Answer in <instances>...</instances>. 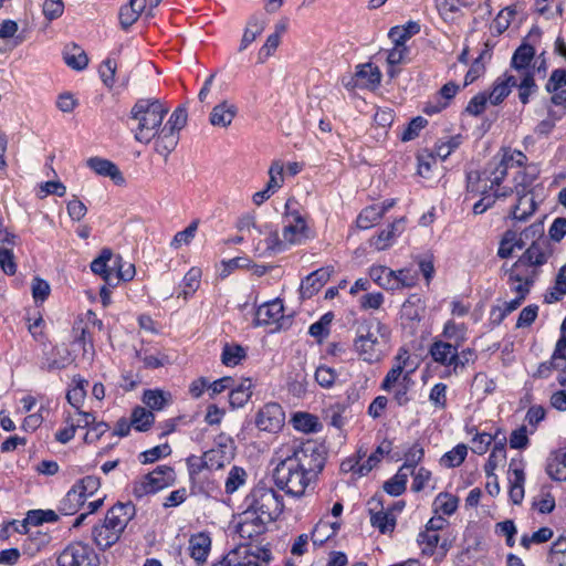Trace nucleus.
<instances>
[{
  "instance_id": "obj_54",
  "label": "nucleus",
  "mask_w": 566,
  "mask_h": 566,
  "mask_svg": "<svg viewBox=\"0 0 566 566\" xmlns=\"http://www.w3.org/2000/svg\"><path fill=\"white\" fill-rule=\"evenodd\" d=\"M517 76V85L515 87L518 88V98L523 104H527L530 101V96L536 92L537 85L534 80L533 74L527 75H516Z\"/></svg>"
},
{
  "instance_id": "obj_48",
  "label": "nucleus",
  "mask_w": 566,
  "mask_h": 566,
  "mask_svg": "<svg viewBox=\"0 0 566 566\" xmlns=\"http://www.w3.org/2000/svg\"><path fill=\"white\" fill-rule=\"evenodd\" d=\"M248 474L241 467H232L226 479L224 489L227 494H233L247 481Z\"/></svg>"
},
{
  "instance_id": "obj_13",
  "label": "nucleus",
  "mask_w": 566,
  "mask_h": 566,
  "mask_svg": "<svg viewBox=\"0 0 566 566\" xmlns=\"http://www.w3.org/2000/svg\"><path fill=\"white\" fill-rule=\"evenodd\" d=\"M282 235L286 244H301L308 238V228L304 218L297 212L285 213Z\"/></svg>"
},
{
  "instance_id": "obj_40",
  "label": "nucleus",
  "mask_w": 566,
  "mask_h": 566,
  "mask_svg": "<svg viewBox=\"0 0 566 566\" xmlns=\"http://www.w3.org/2000/svg\"><path fill=\"white\" fill-rule=\"evenodd\" d=\"M391 449V442L390 441H384L376 451L369 455V458L366 460L363 464H357V468L354 465H350V469L354 470L359 475L367 474L378 462H380L381 457L385 453H389Z\"/></svg>"
},
{
  "instance_id": "obj_37",
  "label": "nucleus",
  "mask_w": 566,
  "mask_h": 566,
  "mask_svg": "<svg viewBox=\"0 0 566 566\" xmlns=\"http://www.w3.org/2000/svg\"><path fill=\"white\" fill-rule=\"evenodd\" d=\"M566 295V265H563L556 275L554 285L547 290L544 301L552 304L560 301Z\"/></svg>"
},
{
  "instance_id": "obj_45",
  "label": "nucleus",
  "mask_w": 566,
  "mask_h": 566,
  "mask_svg": "<svg viewBox=\"0 0 566 566\" xmlns=\"http://www.w3.org/2000/svg\"><path fill=\"white\" fill-rule=\"evenodd\" d=\"M114 279L118 281H132L135 276V265L130 262H124L120 255H114L113 259Z\"/></svg>"
},
{
  "instance_id": "obj_57",
  "label": "nucleus",
  "mask_w": 566,
  "mask_h": 566,
  "mask_svg": "<svg viewBox=\"0 0 566 566\" xmlns=\"http://www.w3.org/2000/svg\"><path fill=\"white\" fill-rule=\"evenodd\" d=\"M381 209L377 205L365 208L357 218V226L360 229H369L379 219H381Z\"/></svg>"
},
{
  "instance_id": "obj_24",
  "label": "nucleus",
  "mask_w": 566,
  "mask_h": 566,
  "mask_svg": "<svg viewBox=\"0 0 566 566\" xmlns=\"http://www.w3.org/2000/svg\"><path fill=\"white\" fill-rule=\"evenodd\" d=\"M516 85L517 76L507 72L504 73L502 76L496 78L492 91L488 94L490 103L492 105L501 104Z\"/></svg>"
},
{
  "instance_id": "obj_14",
  "label": "nucleus",
  "mask_w": 566,
  "mask_h": 566,
  "mask_svg": "<svg viewBox=\"0 0 566 566\" xmlns=\"http://www.w3.org/2000/svg\"><path fill=\"white\" fill-rule=\"evenodd\" d=\"M284 422V411L276 402L264 405L256 413L255 424L260 430L268 432L277 431Z\"/></svg>"
},
{
  "instance_id": "obj_49",
  "label": "nucleus",
  "mask_w": 566,
  "mask_h": 566,
  "mask_svg": "<svg viewBox=\"0 0 566 566\" xmlns=\"http://www.w3.org/2000/svg\"><path fill=\"white\" fill-rule=\"evenodd\" d=\"M132 424L138 431H147L155 421V416L150 410L137 407L132 413Z\"/></svg>"
},
{
  "instance_id": "obj_7",
  "label": "nucleus",
  "mask_w": 566,
  "mask_h": 566,
  "mask_svg": "<svg viewBox=\"0 0 566 566\" xmlns=\"http://www.w3.org/2000/svg\"><path fill=\"white\" fill-rule=\"evenodd\" d=\"M175 482V471L171 467L159 465L153 472L146 474L133 486V494L143 497L146 494L156 493Z\"/></svg>"
},
{
  "instance_id": "obj_62",
  "label": "nucleus",
  "mask_w": 566,
  "mask_h": 566,
  "mask_svg": "<svg viewBox=\"0 0 566 566\" xmlns=\"http://www.w3.org/2000/svg\"><path fill=\"white\" fill-rule=\"evenodd\" d=\"M201 270L191 268L184 277V290L181 295L187 298L195 293L200 285Z\"/></svg>"
},
{
  "instance_id": "obj_29",
  "label": "nucleus",
  "mask_w": 566,
  "mask_h": 566,
  "mask_svg": "<svg viewBox=\"0 0 566 566\" xmlns=\"http://www.w3.org/2000/svg\"><path fill=\"white\" fill-rule=\"evenodd\" d=\"M265 29V21L253 14L249 18L239 45V52L245 51Z\"/></svg>"
},
{
  "instance_id": "obj_30",
  "label": "nucleus",
  "mask_w": 566,
  "mask_h": 566,
  "mask_svg": "<svg viewBox=\"0 0 566 566\" xmlns=\"http://www.w3.org/2000/svg\"><path fill=\"white\" fill-rule=\"evenodd\" d=\"M154 149L157 154L164 157L167 160L170 153L176 148L179 142V135L177 133H172L168 130V128L161 127L159 133L154 138Z\"/></svg>"
},
{
  "instance_id": "obj_58",
  "label": "nucleus",
  "mask_w": 566,
  "mask_h": 566,
  "mask_svg": "<svg viewBox=\"0 0 566 566\" xmlns=\"http://www.w3.org/2000/svg\"><path fill=\"white\" fill-rule=\"evenodd\" d=\"M422 302L418 295H411L403 304H402V316L410 321H419L421 316V312L423 311L421 306Z\"/></svg>"
},
{
  "instance_id": "obj_41",
  "label": "nucleus",
  "mask_w": 566,
  "mask_h": 566,
  "mask_svg": "<svg viewBox=\"0 0 566 566\" xmlns=\"http://www.w3.org/2000/svg\"><path fill=\"white\" fill-rule=\"evenodd\" d=\"M459 505V499L447 492L439 493L433 501L434 513H442L444 515H452Z\"/></svg>"
},
{
  "instance_id": "obj_36",
  "label": "nucleus",
  "mask_w": 566,
  "mask_h": 566,
  "mask_svg": "<svg viewBox=\"0 0 566 566\" xmlns=\"http://www.w3.org/2000/svg\"><path fill=\"white\" fill-rule=\"evenodd\" d=\"M252 380L244 379L238 386L233 387L229 395V402L232 408L243 407L252 396Z\"/></svg>"
},
{
  "instance_id": "obj_15",
  "label": "nucleus",
  "mask_w": 566,
  "mask_h": 566,
  "mask_svg": "<svg viewBox=\"0 0 566 566\" xmlns=\"http://www.w3.org/2000/svg\"><path fill=\"white\" fill-rule=\"evenodd\" d=\"M536 275V270L524 269L523 266L516 269V263H514L509 271L507 282L511 285V290L517 294V297L525 300Z\"/></svg>"
},
{
  "instance_id": "obj_39",
  "label": "nucleus",
  "mask_w": 566,
  "mask_h": 566,
  "mask_svg": "<svg viewBox=\"0 0 566 566\" xmlns=\"http://www.w3.org/2000/svg\"><path fill=\"white\" fill-rule=\"evenodd\" d=\"M64 61L67 66L76 71L84 70L88 64V57L85 51L76 44H72L65 49Z\"/></svg>"
},
{
  "instance_id": "obj_31",
  "label": "nucleus",
  "mask_w": 566,
  "mask_h": 566,
  "mask_svg": "<svg viewBox=\"0 0 566 566\" xmlns=\"http://www.w3.org/2000/svg\"><path fill=\"white\" fill-rule=\"evenodd\" d=\"M467 180L469 192L482 196L494 191L495 187L491 179H489V172H485L484 170L482 172L478 170L470 171L467 176Z\"/></svg>"
},
{
  "instance_id": "obj_21",
  "label": "nucleus",
  "mask_w": 566,
  "mask_h": 566,
  "mask_svg": "<svg viewBox=\"0 0 566 566\" xmlns=\"http://www.w3.org/2000/svg\"><path fill=\"white\" fill-rule=\"evenodd\" d=\"M189 554L200 566L207 562L211 549V537L205 532L193 534L189 538Z\"/></svg>"
},
{
  "instance_id": "obj_51",
  "label": "nucleus",
  "mask_w": 566,
  "mask_h": 566,
  "mask_svg": "<svg viewBox=\"0 0 566 566\" xmlns=\"http://www.w3.org/2000/svg\"><path fill=\"white\" fill-rule=\"evenodd\" d=\"M247 356L245 349L240 345L226 344L221 355V361L226 366H237Z\"/></svg>"
},
{
  "instance_id": "obj_47",
  "label": "nucleus",
  "mask_w": 566,
  "mask_h": 566,
  "mask_svg": "<svg viewBox=\"0 0 566 566\" xmlns=\"http://www.w3.org/2000/svg\"><path fill=\"white\" fill-rule=\"evenodd\" d=\"M355 76L357 81L360 80L368 85H378L381 80V73L379 69L371 63L358 65Z\"/></svg>"
},
{
  "instance_id": "obj_32",
  "label": "nucleus",
  "mask_w": 566,
  "mask_h": 566,
  "mask_svg": "<svg viewBox=\"0 0 566 566\" xmlns=\"http://www.w3.org/2000/svg\"><path fill=\"white\" fill-rule=\"evenodd\" d=\"M510 497L514 504H520L524 497L525 474L522 468L515 465L512 461L510 464Z\"/></svg>"
},
{
  "instance_id": "obj_42",
  "label": "nucleus",
  "mask_w": 566,
  "mask_h": 566,
  "mask_svg": "<svg viewBox=\"0 0 566 566\" xmlns=\"http://www.w3.org/2000/svg\"><path fill=\"white\" fill-rule=\"evenodd\" d=\"M74 386L67 391L66 399L69 403L76 410H81L86 397V386L88 381L78 377L73 379Z\"/></svg>"
},
{
  "instance_id": "obj_12",
  "label": "nucleus",
  "mask_w": 566,
  "mask_h": 566,
  "mask_svg": "<svg viewBox=\"0 0 566 566\" xmlns=\"http://www.w3.org/2000/svg\"><path fill=\"white\" fill-rule=\"evenodd\" d=\"M99 479L87 475L80 480L67 493L64 499V505L70 504L69 510H76L85 503L88 496H92L99 489Z\"/></svg>"
},
{
  "instance_id": "obj_59",
  "label": "nucleus",
  "mask_w": 566,
  "mask_h": 566,
  "mask_svg": "<svg viewBox=\"0 0 566 566\" xmlns=\"http://www.w3.org/2000/svg\"><path fill=\"white\" fill-rule=\"evenodd\" d=\"M187 108L184 106H179L172 112L168 122L163 127L168 128V130H171L172 133H177L179 135V130L182 129L187 124Z\"/></svg>"
},
{
  "instance_id": "obj_5",
  "label": "nucleus",
  "mask_w": 566,
  "mask_h": 566,
  "mask_svg": "<svg viewBox=\"0 0 566 566\" xmlns=\"http://www.w3.org/2000/svg\"><path fill=\"white\" fill-rule=\"evenodd\" d=\"M273 480L280 490L293 496L303 495L308 484L313 481L287 457L281 460L274 469Z\"/></svg>"
},
{
  "instance_id": "obj_3",
  "label": "nucleus",
  "mask_w": 566,
  "mask_h": 566,
  "mask_svg": "<svg viewBox=\"0 0 566 566\" xmlns=\"http://www.w3.org/2000/svg\"><path fill=\"white\" fill-rule=\"evenodd\" d=\"M245 504L247 512L266 523L275 521L284 507L283 497L265 485H256L245 497Z\"/></svg>"
},
{
  "instance_id": "obj_20",
  "label": "nucleus",
  "mask_w": 566,
  "mask_h": 566,
  "mask_svg": "<svg viewBox=\"0 0 566 566\" xmlns=\"http://www.w3.org/2000/svg\"><path fill=\"white\" fill-rule=\"evenodd\" d=\"M535 50L530 44L520 45L514 52L511 61V69L515 72L514 75L533 74L534 70L531 69V62L534 59Z\"/></svg>"
},
{
  "instance_id": "obj_27",
  "label": "nucleus",
  "mask_w": 566,
  "mask_h": 566,
  "mask_svg": "<svg viewBox=\"0 0 566 566\" xmlns=\"http://www.w3.org/2000/svg\"><path fill=\"white\" fill-rule=\"evenodd\" d=\"M285 240H281L276 230H269L264 240H259L254 250L260 256H271L286 249Z\"/></svg>"
},
{
  "instance_id": "obj_4",
  "label": "nucleus",
  "mask_w": 566,
  "mask_h": 566,
  "mask_svg": "<svg viewBox=\"0 0 566 566\" xmlns=\"http://www.w3.org/2000/svg\"><path fill=\"white\" fill-rule=\"evenodd\" d=\"M271 551L251 542L240 543L212 566H268Z\"/></svg>"
},
{
  "instance_id": "obj_16",
  "label": "nucleus",
  "mask_w": 566,
  "mask_h": 566,
  "mask_svg": "<svg viewBox=\"0 0 566 566\" xmlns=\"http://www.w3.org/2000/svg\"><path fill=\"white\" fill-rule=\"evenodd\" d=\"M135 514L136 509L133 503H117L107 511L104 522L111 527V530L118 532L122 535Z\"/></svg>"
},
{
  "instance_id": "obj_43",
  "label": "nucleus",
  "mask_w": 566,
  "mask_h": 566,
  "mask_svg": "<svg viewBox=\"0 0 566 566\" xmlns=\"http://www.w3.org/2000/svg\"><path fill=\"white\" fill-rule=\"evenodd\" d=\"M420 31V25L417 22L410 21L406 25L402 27H394L389 30L388 36L392 42L405 43L412 35L417 34Z\"/></svg>"
},
{
  "instance_id": "obj_6",
  "label": "nucleus",
  "mask_w": 566,
  "mask_h": 566,
  "mask_svg": "<svg viewBox=\"0 0 566 566\" xmlns=\"http://www.w3.org/2000/svg\"><path fill=\"white\" fill-rule=\"evenodd\" d=\"M297 464L306 475L315 480L325 465V452L315 441L308 440L292 448V454L286 455Z\"/></svg>"
},
{
  "instance_id": "obj_17",
  "label": "nucleus",
  "mask_w": 566,
  "mask_h": 566,
  "mask_svg": "<svg viewBox=\"0 0 566 566\" xmlns=\"http://www.w3.org/2000/svg\"><path fill=\"white\" fill-rule=\"evenodd\" d=\"M368 510L371 525L378 528L380 533L386 534L394 531L396 517L389 512V507L385 509L380 499L373 497L368 502Z\"/></svg>"
},
{
  "instance_id": "obj_25",
  "label": "nucleus",
  "mask_w": 566,
  "mask_h": 566,
  "mask_svg": "<svg viewBox=\"0 0 566 566\" xmlns=\"http://www.w3.org/2000/svg\"><path fill=\"white\" fill-rule=\"evenodd\" d=\"M86 164L94 172L103 177H109L116 185L125 182V178L118 167L108 159L92 157Z\"/></svg>"
},
{
  "instance_id": "obj_8",
  "label": "nucleus",
  "mask_w": 566,
  "mask_h": 566,
  "mask_svg": "<svg viewBox=\"0 0 566 566\" xmlns=\"http://www.w3.org/2000/svg\"><path fill=\"white\" fill-rule=\"evenodd\" d=\"M56 566H98V557L88 544L72 542L57 555Z\"/></svg>"
},
{
  "instance_id": "obj_34",
  "label": "nucleus",
  "mask_w": 566,
  "mask_h": 566,
  "mask_svg": "<svg viewBox=\"0 0 566 566\" xmlns=\"http://www.w3.org/2000/svg\"><path fill=\"white\" fill-rule=\"evenodd\" d=\"M93 539L101 549H107L118 542L120 534L111 530V527L103 521L101 525L93 528Z\"/></svg>"
},
{
  "instance_id": "obj_63",
  "label": "nucleus",
  "mask_w": 566,
  "mask_h": 566,
  "mask_svg": "<svg viewBox=\"0 0 566 566\" xmlns=\"http://www.w3.org/2000/svg\"><path fill=\"white\" fill-rule=\"evenodd\" d=\"M439 541L440 536L437 532H429L427 530L421 532L418 536V543L422 546V554L427 556L434 554Z\"/></svg>"
},
{
  "instance_id": "obj_35",
  "label": "nucleus",
  "mask_w": 566,
  "mask_h": 566,
  "mask_svg": "<svg viewBox=\"0 0 566 566\" xmlns=\"http://www.w3.org/2000/svg\"><path fill=\"white\" fill-rule=\"evenodd\" d=\"M403 218H400L394 221L388 226L387 229L382 230L376 238L371 240V245L378 250H386L390 244L397 233L402 231Z\"/></svg>"
},
{
  "instance_id": "obj_1",
  "label": "nucleus",
  "mask_w": 566,
  "mask_h": 566,
  "mask_svg": "<svg viewBox=\"0 0 566 566\" xmlns=\"http://www.w3.org/2000/svg\"><path fill=\"white\" fill-rule=\"evenodd\" d=\"M168 111L158 98H139L129 113V119L135 123L132 128L134 138L138 143L149 144L163 127Z\"/></svg>"
},
{
  "instance_id": "obj_52",
  "label": "nucleus",
  "mask_w": 566,
  "mask_h": 566,
  "mask_svg": "<svg viewBox=\"0 0 566 566\" xmlns=\"http://www.w3.org/2000/svg\"><path fill=\"white\" fill-rule=\"evenodd\" d=\"M423 455V448L419 443H413L405 453V463L399 469L408 472V474H413L416 467L422 460Z\"/></svg>"
},
{
  "instance_id": "obj_46",
  "label": "nucleus",
  "mask_w": 566,
  "mask_h": 566,
  "mask_svg": "<svg viewBox=\"0 0 566 566\" xmlns=\"http://www.w3.org/2000/svg\"><path fill=\"white\" fill-rule=\"evenodd\" d=\"M442 335L447 339L452 340L453 345L460 347L467 339V328L463 324H457L450 319L444 324Z\"/></svg>"
},
{
  "instance_id": "obj_50",
  "label": "nucleus",
  "mask_w": 566,
  "mask_h": 566,
  "mask_svg": "<svg viewBox=\"0 0 566 566\" xmlns=\"http://www.w3.org/2000/svg\"><path fill=\"white\" fill-rule=\"evenodd\" d=\"M408 472L398 470V472L384 484V490L392 496H399L406 491Z\"/></svg>"
},
{
  "instance_id": "obj_33",
  "label": "nucleus",
  "mask_w": 566,
  "mask_h": 566,
  "mask_svg": "<svg viewBox=\"0 0 566 566\" xmlns=\"http://www.w3.org/2000/svg\"><path fill=\"white\" fill-rule=\"evenodd\" d=\"M546 472L553 480L566 481V450H559L551 454Z\"/></svg>"
},
{
  "instance_id": "obj_61",
  "label": "nucleus",
  "mask_w": 566,
  "mask_h": 566,
  "mask_svg": "<svg viewBox=\"0 0 566 566\" xmlns=\"http://www.w3.org/2000/svg\"><path fill=\"white\" fill-rule=\"evenodd\" d=\"M405 368L401 364H395L392 368L387 373L385 376L382 382H381V389L389 391L394 385L399 382V379L402 377V380L406 381L409 379V374L406 373L402 375Z\"/></svg>"
},
{
  "instance_id": "obj_10",
  "label": "nucleus",
  "mask_w": 566,
  "mask_h": 566,
  "mask_svg": "<svg viewBox=\"0 0 566 566\" xmlns=\"http://www.w3.org/2000/svg\"><path fill=\"white\" fill-rule=\"evenodd\" d=\"M208 470H220L230 464L235 455L234 441L226 436L220 434L216 439L214 448L205 452Z\"/></svg>"
},
{
  "instance_id": "obj_55",
  "label": "nucleus",
  "mask_w": 566,
  "mask_h": 566,
  "mask_svg": "<svg viewBox=\"0 0 566 566\" xmlns=\"http://www.w3.org/2000/svg\"><path fill=\"white\" fill-rule=\"evenodd\" d=\"M293 426L296 430L308 433L318 429L317 418L310 413L298 412L292 418Z\"/></svg>"
},
{
  "instance_id": "obj_28",
  "label": "nucleus",
  "mask_w": 566,
  "mask_h": 566,
  "mask_svg": "<svg viewBox=\"0 0 566 566\" xmlns=\"http://www.w3.org/2000/svg\"><path fill=\"white\" fill-rule=\"evenodd\" d=\"M517 202L512 207L511 218L515 221H526L537 209L532 193H516Z\"/></svg>"
},
{
  "instance_id": "obj_18",
  "label": "nucleus",
  "mask_w": 566,
  "mask_h": 566,
  "mask_svg": "<svg viewBox=\"0 0 566 566\" xmlns=\"http://www.w3.org/2000/svg\"><path fill=\"white\" fill-rule=\"evenodd\" d=\"M333 272V266H325L310 273L301 283V296L310 298L316 294L329 280Z\"/></svg>"
},
{
  "instance_id": "obj_22",
  "label": "nucleus",
  "mask_w": 566,
  "mask_h": 566,
  "mask_svg": "<svg viewBox=\"0 0 566 566\" xmlns=\"http://www.w3.org/2000/svg\"><path fill=\"white\" fill-rule=\"evenodd\" d=\"M266 524L265 521L259 520L252 513L244 511L241 522L237 526V533L240 538L249 539L252 543L254 537L264 533Z\"/></svg>"
},
{
  "instance_id": "obj_2",
  "label": "nucleus",
  "mask_w": 566,
  "mask_h": 566,
  "mask_svg": "<svg viewBox=\"0 0 566 566\" xmlns=\"http://www.w3.org/2000/svg\"><path fill=\"white\" fill-rule=\"evenodd\" d=\"M389 328L378 319L360 323L354 339L356 354L366 363L380 361L387 352Z\"/></svg>"
},
{
  "instance_id": "obj_9",
  "label": "nucleus",
  "mask_w": 566,
  "mask_h": 566,
  "mask_svg": "<svg viewBox=\"0 0 566 566\" xmlns=\"http://www.w3.org/2000/svg\"><path fill=\"white\" fill-rule=\"evenodd\" d=\"M284 306L281 300L268 302L261 305L255 313L256 325H275L272 332L285 329L291 325V317L284 316Z\"/></svg>"
},
{
  "instance_id": "obj_11",
  "label": "nucleus",
  "mask_w": 566,
  "mask_h": 566,
  "mask_svg": "<svg viewBox=\"0 0 566 566\" xmlns=\"http://www.w3.org/2000/svg\"><path fill=\"white\" fill-rule=\"evenodd\" d=\"M553 255V248L548 239H543L537 242H532L526 251L518 258L516 269L523 266L524 269H534L547 263Z\"/></svg>"
},
{
  "instance_id": "obj_44",
  "label": "nucleus",
  "mask_w": 566,
  "mask_h": 566,
  "mask_svg": "<svg viewBox=\"0 0 566 566\" xmlns=\"http://www.w3.org/2000/svg\"><path fill=\"white\" fill-rule=\"evenodd\" d=\"M171 399V395L160 389L145 390L144 403L153 410H161Z\"/></svg>"
},
{
  "instance_id": "obj_19",
  "label": "nucleus",
  "mask_w": 566,
  "mask_h": 566,
  "mask_svg": "<svg viewBox=\"0 0 566 566\" xmlns=\"http://www.w3.org/2000/svg\"><path fill=\"white\" fill-rule=\"evenodd\" d=\"M458 348L452 343L436 339L430 345L429 354L433 361L450 368L449 374H453Z\"/></svg>"
},
{
  "instance_id": "obj_38",
  "label": "nucleus",
  "mask_w": 566,
  "mask_h": 566,
  "mask_svg": "<svg viewBox=\"0 0 566 566\" xmlns=\"http://www.w3.org/2000/svg\"><path fill=\"white\" fill-rule=\"evenodd\" d=\"M506 438L503 437L501 440L496 441L491 454L484 465V471L488 476L494 475L495 469L499 464L505 462L506 459V450H505Z\"/></svg>"
},
{
  "instance_id": "obj_53",
  "label": "nucleus",
  "mask_w": 566,
  "mask_h": 566,
  "mask_svg": "<svg viewBox=\"0 0 566 566\" xmlns=\"http://www.w3.org/2000/svg\"><path fill=\"white\" fill-rule=\"evenodd\" d=\"M394 271L386 266H374L370 269V277L381 287L387 290H397V284L394 283Z\"/></svg>"
},
{
  "instance_id": "obj_23",
  "label": "nucleus",
  "mask_w": 566,
  "mask_h": 566,
  "mask_svg": "<svg viewBox=\"0 0 566 566\" xmlns=\"http://www.w3.org/2000/svg\"><path fill=\"white\" fill-rule=\"evenodd\" d=\"M237 114L238 107L235 104L222 101L212 108L209 120L214 127L227 128L231 125Z\"/></svg>"
},
{
  "instance_id": "obj_56",
  "label": "nucleus",
  "mask_w": 566,
  "mask_h": 566,
  "mask_svg": "<svg viewBox=\"0 0 566 566\" xmlns=\"http://www.w3.org/2000/svg\"><path fill=\"white\" fill-rule=\"evenodd\" d=\"M468 454V448L465 444H458L452 450L447 452L442 458L441 462L448 468H455L463 463Z\"/></svg>"
},
{
  "instance_id": "obj_60",
  "label": "nucleus",
  "mask_w": 566,
  "mask_h": 566,
  "mask_svg": "<svg viewBox=\"0 0 566 566\" xmlns=\"http://www.w3.org/2000/svg\"><path fill=\"white\" fill-rule=\"evenodd\" d=\"M462 143V136L455 135L448 138V140H440L436 146V156L441 160H446L452 151H454Z\"/></svg>"
},
{
  "instance_id": "obj_64",
  "label": "nucleus",
  "mask_w": 566,
  "mask_h": 566,
  "mask_svg": "<svg viewBox=\"0 0 566 566\" xmlns=\"http://www.w3.org/2000/svg\"><path fill=\"white\" fill-rule=\"evenodd\" d=\"M507 169L509 167L503 163L494 160L488 165L484 171L489 172V179H491L494 187H500L507 176Z\"/></svg>"
},
{
  "instance_id": "obj_26",
  "label": "nucleus",
  "mask_w": 566,
  "mask_h": 566,
  "mask_svg": "<svg viewBox=\"0 0 566 566\" xmlns=\"http://www.w3.org/2000/svg\"><path fill=\"white\" fill-rule=\"evenodd\" d=\"M113 259L114 254L112 250L105 248L101 251V254L91 263L92 272L102 276L103 280L109 285H114Z\"/></svg>"
}]
</instances>
